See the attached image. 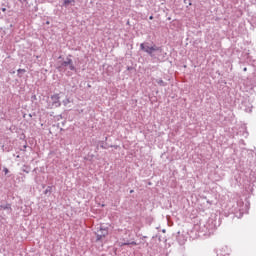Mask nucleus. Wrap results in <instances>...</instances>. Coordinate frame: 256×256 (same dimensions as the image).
<instances>
[{
	"label": "nucleus",
	"instance_id": "obj_1",
	"mask_svg": "<svg viewBox=\"0 0 256 256\" xmlns=\"http://www.w3.org/2000/svg\"><path fill=\"white\" fill-rule=\"evenodd\" d=\"M140 49L142 51H145V53H148V55H153V52L159 51V48H157V46H155V45L154 46H148L145 43L140 44Z\"/></svg>",
	"mask_w": 256,
	"mask_h": 256
},
{
	"label": "nucleus",
	"instance_id": "obj_2",
	"mask_svg": "<svg viewBox=\"0 0 256 256\" xmlns=\"http://www.w3.org/2000/svg\"><path fill=\"white\" fill-rule=\"evenodd\" d=\"M109 235V229L107 228H100L97 236H96V241H101L102 239H105Z\"/></svg>",
	"mask_w": 256,
	"mask_h": 256
},
{
	"label": "nucleus",
	"instance_id": "obj_3",
	"mask_svg": "<svg viewBox=\"0 0 256 256\" xmlns=\"http://www.w3.org/2000/svg\"><path fill=\"white\" fill-rule=\"evenodd\" d=\"M61 97L59 94H53L51 96L52 107H61Z\"/></svg>",
	"mask_w": 256,
	"mask_h": 256
},
{
	"label": "nucleus",
	"instance_id": "obj_4",
	"mask_svg": "<svg viewBox=\"0 0 256 256\" xmlns=\"http://www.w3.org/2000/svg\"><path fill=\"white\" fill-rule=\"evenodd\" d=\"M62 67H68L70 71H75V66L73 65V60L67 59V61H64L62 63Z\"/></svg>",
	"mask_w": 256,
	"mask_h": 256
},
{
	"label": "nucleus",
	"instance_id": "obj_5",
	"mask_svg": "<svg viewBox=\"0 0 256 256\" xmlns=\"http://www.w3.org/2000/svg\"><path fill=\"white\" fill-rule=\"evenodd\" d=\"M71 3H75V0H64L65 7H68V5H71Z\"/></svg>",
	"mask_w": 256,
	"mask_h": 256
},
{
	"label": "nucleus",
	"instance_id": "obj_6",
	"mask_svg": "<svg viewBox=\"0 0 256 256\" xmlns=\"http://www.w3.org/2000/svg\"><path fill=\"white\" fill-rule=\"evenodd\" d=\"M157 83H158V85H160L161 87H165V81H163V80H157Z\"/></svg>",
	"mask_w": 256,
	"mask_h": 256
},
{
	"label": "nucleus",
	"instance_id": "obj_7",
	"mask_svg": "<svg viewBox=\"0 0 256 256\" xmlns=\"http://www.w3.org/2000/svg\"><path fill=\"white\" fill-rule=\"evenodd\" d=\"M123 245H137V242L133 241L131 243H124Z\"/></svg>",
	"mask_w": 256,
	"mask_h": 256
},
{
	"label": "nucleus",
	"instance_id": "obj_8",
	"mask_svg": "<svg viewBox=\"0 0 256 256\" xmlns=\"http://www.w3.org/2000/svg\"><path fill=\"white\" fill-rule=\"evenodd\" d=\"M4 173H5V175H7V173H9V169L4 168Z\"/></svg>",
	"mask_w": 256,
	"mask_h": 256
},
{
	"label": "nucleus",
	"instance_id": "obj_9",
	"mask_svg": "<svg viewBox=\"0 0 256 256\" xmlns=\"http://www.w3.org/2000/svg\"><path fill=\"white\" fill-rule=\"evenodd\" d=\"M21 72L25 73V70H23V69H18V73H21Z\"/></svg>",
	"mask_w": 256,
	"mask_h": 256
},
{
	"label": "nucleus",
	"instance_id": "obj_10",
	"mask_svg": "<svg viewBox=\"0 0 256 256\" xmlns=\"http://www.w3.org/2000/svg\"><path fill=\"white\" fill-rule=\"evenodd\" d=\"M3 13H5V11H7V8H2Z\"/></svg>",
	"mask_w": 256,
	"mask_h": 256
},
{
	"label": "nucleus",
	"instance_id": "obj_11",
	"mask_svg": "<svg viewBox=\"0 0 256 256\" xmlns=\"http://www.w3.org/2000/svg\"><path fill=\"white\" fill-rule=\"evenodd\" d=\"M64 103H71V101L69 99H67L66 102H64Z\"/></svg>",
	"mask_w": 256,
	"mask_h": 256
},
{
	"label": "nucleus",
	"instance_id": "obj_12",
	"mask_svg": "<svg viewBox=\"0 0 256 256\" xmlns=\"http://www.w3.org/2000/svg\"><path fill=\"white\" fill-rule=\"evenodd\" d=\"M149 19H150V20H153V16H150Z\"/></svg>",
	"mask_w": 256,
	"mask_h": 256
},
{
	"label": "nucleus",
	"instance_id": "obj_13",
	"mask_svg": "<svg viewBox=\"0 0 256 256\" xmlns=\"http://www.w3.org/2000/svg\"><path fill=\"white\" fill-rule=\"evenodd\" d=\"M244 71H247V68H244Z\"/></svg>",
	"mask_w": 256,
	"mask_h": 256
},
{
	"label": "nucleus",
	"instance_id": "obj_14",
	"mask_svg": "<svg viewBox=\"0 0 256 256\" xmlns=\"http://www.w3.org/2000/svg\"><path fill=\"white\" fill-rule=\"evenodd\" d=\"M130 193H133V190H131Z\"/></svg>",
	"mask_w": 256,
	"mask_h": 256
}]
</instances>
